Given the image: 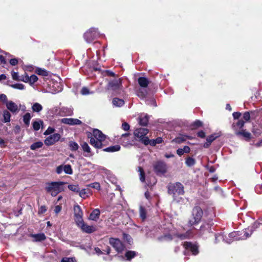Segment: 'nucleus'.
<instances>
[{
    "instance_id": "412c9836",
    "label": "nucleus",
    "mask_w": 262,
    "mask_h": 262,
    "mask_svg": "<svg viewBox=\"0 0 262 262\" xmlns=\"http://www.w3.org/2000/svg\"><path fill=\"white\" fill-rule=\"evenodd\" d=\"M190 151V148L188 146H185L183 148H179L177 150V154L180 156H182L184 153H189Z\"/></svg>"
},
{
    "instance_id": "9d476101",
    "label": "nucleus",
    "mask_w": 262,
    "mask_h": 262,
    "mask_svg": "<svg viewBox=\"0 0 262 262\" xmlns=\"http://www.w3.org/2000/svg\"><path fill=\"white\" fill-rule=\"evenodd\" d=\"M154 168L157 173H164L166 171V165L163 161H157L154 164Z\"/></svg>"
},
{
    "instance_id": "473e14b6",
    "label": "nucleus",
    "mask_w": 262,
    "mask_h": 262,
    "mask_svg": "<svg viewBox=\"0 0 262 262\" xmlns=\"http://www.w3.org/2000/svg\"><path fill=\"white\" fill-rule=\"evenodd\" d=\"M4 121L5 122H8L10 121V113L7 110L3 112Z\"/></svg>"
},
{
    "instance_id": "f704fd0d",
    "label": "nucleus",
    "mask_w": 262,
    "mask_h": 262,
    "mask_svg": "<svg viewBox=\"0 0 262 262\" xmlns=\"http://www.w3.org/2000/svg\"><path fill=\"white\" fill-rule=\"evenodd\" d=\"M136 255V253L135 251H128L125 253V257H126L127 260H130L132 258L134 257Z\"/></svg>"
},
{
    "instance_id": "f257e3e1",
    "label": "nucleus",
    "mask_w": 262,
    "mask_h": 262,
    "mask_svg": "<svg viewBox=\"0 0 262 262\" xmlns=\"http://www.w3.org/2000/svg\"><path fill=\"white\" fill-rule=\"evenodd\" d=\"M93 134L94 137L90 139L91 144L96 148H101L102 147V142L106 139V136L97 129L93 130Z\"/></svg>"
},
{
    "instance_id": "a211bd4d",
    "label": "nucleus",
    "mask_w": 262,
    "mask_h": 262,
    "mask_svg": "<svg viewBox=\"0 0 262 262\" xmlns=\"http://www.w3.org/2000/svg\"><path fill=\"white\" fill-rule=\"evenodd\" d=\"M187 139H190V137L186 135H180L172 140V142L180 144L185 141Z\"/></svg>"
},
{
    "instance_id": "052dcab7",
    "label": "nucleus",
    "mask_w": 262,
    "mask_h": 262,
    "mask_svg": "<svg viewBox=\"0 0 262 262\" xmlns=\"http://www.w3.org/2000/svg\"><path fill=\"white\" fill-rule=\"evenodd\" d=\"M61 210V206L60 205H57L55 207L54 212L56 214H58Z\"/></svg>"
},
{
    "instance_id": "5fc2aeb1",
    "label": "nucleus",
    "mask_w": 262,
    "mask_h": 262,
    "mask_svg": "<svg viewBox=\"0 0 262 262\" xmlns=\"http://www.w3.org/2000/svg\"><path fill=\"white\" fill-rule=\"evenodd\" d=\"M192 125L194 126L193 128H197L202 126V123L200 120H196L193 123Z\"/></svg>"
},
{
    "instance_id": "c9c22d12",
    "label": "nucleus",
    "mask_w": 262,
    "mask_h": 262,
    "mask_svg": "<svg viewBox=\"0 0 262 262\" xmlns=\"http://www.w3.org/2000/svg\"><path fill=\"white\" fill-rule=\"evenodd\" d=\"M185 163L187 165V166H188L189 167H190V166H192L193 165H194V164H195V160L192 158L188 157V158H187L186 159Z\"/></svg>"
},
{
    "instance_id": "f03ea898",
    "label": "nucleus",
    "mask_w": 262,
    "mask_h": 262,
    "mask_svg": "<svg viewBox=\"0 0 262 262\" xmlns=\"http://www.w3.org/2000/svg\"><path fill=\"white\" fill-rule=\"evenodd\" d=\"M64 183L62 182H54L48 183L46 186L47 191L52 196L57 195L59 192L63 190Z\"/></svg>"
},
{
    "instance_id": "de8ad7c7",
    "label": "nucleus",
    "mask_w": 262,
    "mask_h": 262,
    "mask_svg": "<svg viewBox=\"0 0 262 262\" xmlns=\"http://www.w3.org/2000/svg\"><path fill=\"white\" fill-rule=\"evenodd\" d=\"M81 93L83 95H86L89 94H92L93 93V92H90L89 90L87 88L83 87L82 88L81 90Z\"/></svg>"
},
{
    "instance_id": "69168bd1",
    "label": "nucleus",
    "mask_w": 262,
    "mask_h": 262,
    "mask_svg": "<svg viewBox=\"0 0 262 262\" xmlns=\"http://www.w3.org/2000/svg\"><path fill=\"white\" fill-rule=\"evenodd\" d=\"M63 171V168L62 165H60L57 168L56 172L58 174L61 173Z\"/></svg>"
},
{
    "instance_id": "864d4df0",
    "label": "nucleus",
    "mask_w": 262,
    "mask_h": 262,
    "mask_svg": "<svg viewBox=\"0 0 262 262\" xmlns=\"http://www.w3.org/2000/svg\"><path fill=\"white\" fill-rule=\"evenodd\" d=\"M11 86L14 89H19V90H23L24 89V85L22 84H20V83L12 84L11 85Z\"/></svg>"
},
{
    "instance_id": "a18cd8bd",
    "label": "nucleus",
    "mask_w": 262,
    "mask_h": 262,
    "mask_svg": "<svg viewBox=\"0 0 262 262\" xmlns=\"http://www.w3.org/2000/svg\"><path fill=\"white\" fill-rule=\"evenodd\" d=\"M252 132L253 133V134L256 136H258L260 135L261 133V130L258 128L255 127V126H253Z\"/></svg>"
},
{
    "instance_id": "ddd939ff",
    "label": "nucleus",
    "mask_w": 262,
    "mask_h": 262,
    "mask_svg": "<svg viewBox=\"0 0 262 262\" xmlns=\"http://www.w3.org/2000/svg\"><path fill=\"white\" fill-rule=\"evenodd\" d=\"M162 141V139L160 137L157 138L155 140H149L148 138H143V143L147 145L148 144H150L152 146H155L157 144L161 143Z\"/></svg>"
},
{
    "instance_id": "58836bf2",
    "label": "nucleus",
    "mask_w": 262,
    "mask_h": 262,
    "mask_svg": "<svg viewBox=\"0 0 262 262\" xmlns=\"http://www.w3.org/2000/svg\"><path fill=\"white\" fill-rule=\"evenodd\" d=\"M75 221L77 225L80 227L84 223L82 216H75Z\"/></svg>"
},
{
    "instance_id": "f3484780",
    "label": "nucleus",
    "mask_w": 262,
    "mask_h": 262,
    "mask_svg": "<svg viewBox=\"0 0 262 262\" xmlns=\"http://www.w3.org/2000/svg\"><path fill=\"white\" fill-rule=\"evenodd\" d=\"M6 106L7 108L12 113H16L18 111L17 105L12 101H7Z\"/></svg>"
},
{
    "instance_id": "bf43d9fd",
    "label": "nucleus",
    "mask_w": 262,
    "mask_h": 262,
    "mask_svg": "<svg viewBox=\"0 0 262 262\" xmlns=\"http://www.w3.org/2000/svg\"><path fill=\"white\" fill-rule=\"evenodd\" d=\"M43 144L41 142H37L34 143V149L40 148L42 146Z\"/></svg>"
},
{
    "instance_id": "aec40b11",
    "label": "nucleus",
    "mask_w": 262,
    "mask_h": 262,
    "mask_svg": "<svg viewBox=\"0 0 262 262\" xmlns=\"http://www.w3.org/2000/svg\"><path fill=\"white\" fill-rule=\"evenodd\" d=\"M175 235L180 239L183 240L190 237L191 236V232L190 231H188L184 234L177 233Z\"/></svg>"
},
{
    "instance_id": "338daca9",
    "label": "nucleus",
    "mask_w": 262,
    "mask_h": 262,
    "mask_svg": "<svg viewBox=\"0 0 262 262\" xmlns=\"http://www.w3.org/2000/svg\"><path fill=\"white\" fill-rule=\"evenodd\" d=\"M0 100L6 102L7 100V98L6 95L5 94H1L0 95Z\"/></svg>"
},
{
    "instance_id": "7c9ffc66",
    "label": "nucleus",
    "mask_w": 262,
    "mask_h": 262,
    "mask_svg": "<svg viewBox=\"0 0 262 262\" xmlns=\"http://www.w3.org/2000/svg\"><path fill=\"white\" fill-rule=\"evenodd\" d=\"M139 212L140 217L143 220H144L146 218V211L145 209L143 207L140 206Z\"/></svg>"
},
{
    "instance_id": "603ef678",
    "label": "nucleus",
    "mask_w": 262,
    "mask_h": 262,
    "mask_svg": "<svg viewBox=\"0 0 262 262\" xmlns=\"http://www.w3.org/2000/svg\"><path fill=\"white\" fill-rule=\"evenodd\" d=\"M61 262H76V261L74 258L64 257L62 259Z\"/></svg>"
},
{
    "instance_id": "0eeeda50",
    "label": "nucleus",
    "mask_w": 262,
    "mask_h": 262,
    "mask_svg": "<svg viewBox=\"0 0 262 262\" xmlns=\"http://www.w3.org/2000/svg\"><path fill=\"white\" fill-rule=\"evenodd\" d=\"M109 243L118 252H121L124 249V245L118 238H110Z\"/></svg>"
},
{
    "instance_id": "6e6d98bb",
    "label": "nucleus",
    "mask_w": 262,
    "mask_h": 262,
    "mask_svg": "<svg viewBox=\"0 0 262 262\" xmlns=\"http://www.w3.org/2000/svg\"><path fill=\"white\" fill-rule=\"evenodd\" d=\"M243 118L246 121H249L250 119L249 112H246L244 113V114H243Z\"/></svg>"
},
{
    "instance_id": "680f3d73",
    "label": "nucleus",
    "mask_w": 262,
    "mask_h": 262,
    "mask_svg": "<svg viewBox=\"0 0 262 262\" xmlns=\"http://www.w3.org/2000/svg\"><path fill=\"white\" fill-rule=\"evenodd\" d=\"M10 63L12 66H15L18 63V60L16 58H13L10 60Z\"/></svg>"
},
{
    "instance_id": "e433bc0d",
    "label": "nucleus",
    "mask_w": 262,
    "mask_h": 262,
    "mask_svg": "<svg viewBox=\"0 0 262 262\" xmlns=\"http://www.w3.org/2000/svg\"><path fill=\"white\" fill-rule=\"evenodd\" d=\"M63 171L66 173L71 174L72 173V169L71 165L67 164L63 166Z\"/></svg>"
},
{
    "instance_id": "13d9d810",
    "label": "nucleus",
    "mask_w": 262,
    "mask_h": 262,
    "mask_svg": "<svg viewBox=\"0 0 262 262\" xmlns=\"http://www.w3.org/2000/svg\"><path fill=\"white\" fill-rule=\"evenodd\" d=\"M47 211V208L45 206H41L38 210L39 214H43Z\"/></svg>"
},
{
    "instance_id": "4468645a",
    "label": "nucleus",
    "mask_w": 262,
    "mask_h": 262,
    "mask_svg": "<svg viewBox=\"0 0 262 262\" xmlns=\"http://www.w3.org/2000/svg\"><path fill=\"white\" fill-rule=\"evenodd\" d=\"M81 230L88 233H91L96 230V228L94 226H89L84 223L80 227Z\"/></svg>"
},
{
    "instance_id": "f8f14e48",
    "label": "nucleus",
    "mask_w": 262,
    "mask_h": 262,
    "mask_svg": "<svg viewBox=\"0 0 262 262\" xmlns=\"http://www.w3.org/2000/svg\"><path fill=\"white\" fill-rule=\"evenodd\" d=\"M184 247L186 250L192 252L193 255H196L199 252L198 247L191 243L185 242L184 243Z\"/></svg>"
},
{
    "instance_id": "6e6552de",
    "label": "nucleus",
    "mask_w": 262,
    "mask_h": 262,
    "mask_svg": "<svg viewBox=\"0 0 262 262\" xmlns=\"http://www.w3.org/2000/svg\"><path fill=\"white\" fill-rule=\"evenodd\" d=\"M121 88V80L120 78L115 79L108 83V89L113 91L120 90Z\"/></svg>"
},
{
    "instance_id": "37998d69",
    "label": "nucleus",
    "mask_w": 262,
    "mask_h": 262,
    "mask_svg": "<svg viewBox=\"0 0 262 262\" xmlns=\"http://www.w3.org/2000/svg\"><path fill=\"white\" fill-rule=\"evenodd\" d=\"M69 146L71 150H76L78 148V145L75 142L71 141L69 142Z\"/></svg>"
},
{
    "instance_id": "774afa93",
    "label": "nucleus",
    "mask_w": 262,
    "mask_h": 262,
    "mask_svg": "<svg viewBox=\"0 0 262 262\" xmlns=\"http://www.w3.org/2000/svg\"><path fill=\"white\" fill-rule=\"evenodd\" d=\"M198 135L199 137L202 138H204L205 137V133L203 131H200L198 132Z\"/></svg>"
},
{
    "instance_id": "ea45409f",
    "label": "nucleus",
    "mask_w": 262,
    "mask_h": 262,
    "mask_svg": "<svg viewBox=\"0 0 262 262\" xmlns=\"http://www.w3.org/2000/svg\"><path fill=\"white\" fill-rule=\"evenodd\" d=\"M30 119L31 116L29 113H27L24 115L23 120L25 124L27 126L29 125Z\"/></svg>"
},
{
    "instance_id": "b1692460",
    "label": "nucleus",
    "mask_w": 262,
    "mask_h": 262,
    "mask_svg": "<svg viewBox=\"0 0 262 262\" xmlns=\"http://www.w3.org/2000/svg\"><path fill=\"white\" fill-rule=\"evenodd\" d=\"M46 237L43 233L34 234V241L41 242L46 239Z\"/></svg>"
},
{
    "instance_id": "72a5a7b5",
    "label": "nucleus",
    "mask_w": 262,
    "mask_h": 262,
    "mask_svg": "<svg viewBox=\"0 0 262 262\" xmlns=\"http://www.w3.org/2000/svg\"><path fill=\"white\" fill-rule=\"evenodd\" d=\"M261 220V219L259 220L258 221H256V222L254 223V224H253L252 226L251 227V234L252 233V232L253 231H254L257 228H258L260 225H261L262 221Z\"/></svg>"
},
{
    "instance_id": "7ed1b4c3",
    "label": "nucleus",
    "mask_w": 262,
    "mask_h": 262,
    "mask_svg": "<svg viewBox=\"0 0 262 262\" xmlns=\"http://www.w3.org/2000/svg\"><path fill=\"white\" fill-rule=\"evenodd\" d=\"M168 193L172 195L174 200H177V195H183L184 193V187L180 183H176L169 185Z\"/></svg>"
},
{
    "instance_id": "e2e57ef3",
    "label": "nucleus",
    "mask_w": 262,
    "mask_h": 262,
    "mask_svg": "<svg viewBox=\"0 0 262 262\" xmlns=\"http://www.w3.org/2000/svg\"><path fill=\"white\" fill-rule=\"evenodd\" d=\"M122 128L124 130H127L129 129V125L126 123V122H124L122 125Z\"/></svg>"
},
{
    "instance_id": "4c0bfd02",
    "label": "nucleus",
    "mask_w": 262,
    "mask_h": 262,
    "mask_svg": "<svg viewBox=\"0 0 262 262\" xmlns=\"http://www.w3.org/2000/svg\"><path fill=\"white\" fill-rule=\"evenodd\" d=\"M245 124V122L244 121L242 120H239L237 121L236 125L234 126V130L236 132L237 130V128H238L239 129L242 128Z\"/></svg>"
},
{
    "instance_id": "20e7f679",
    "label": "nucleus",
    "mask_w": 262,
    "mask_h": 262,
    "mask_svg": "<svg viewBox=\"0 0 262 262\" xmlns=\"http://www.w3.org/2000/svg\"><path fill=\"white\" fill-rule=\"evenodd\" d=\"M203 213V210L201 207H194L192 210L191 216L189 219V225L192 226L198 224L201 220Z\"/></svg>"
},
{
    "instance_id": "39448f33",
    "label": "nucleus",
    "mask_w": 262,
    "mask_h": 262,
    "mask_svg": "<svg viewBox=\"0 0 262 262\" xmlns=\"http://www.w3.org/2000/svg\"><path fill=\"white\" fill-rule=\"evenodd\" d=\"M12 78L14 80H18V81H23L25 82H29L31 85L32 84V83L31 82V78L33 77V75L31 74V75H29L26 72H25V76L22 75L21 77H19L18 76V73L17 72H15L14 71H12Z\"/></svg>"
},
{
    "instance_id": "393cba45",
    "label": "nucleus",
    "mask_w": 262,
    "mask_h": 262,
    "mask_svg": "<svg viewBox=\"0 0 262 262\" xmlns=\"http://www.w3.org/2000/svg\"><path fill=\"white\" fill-rule=\"evenodd\" d=\"M78 193L80 197L83 199H86L89 196V194L90 193V191L88 189H83L81 190H79Z\"/></svg>"
},
{
    "instance_id": "5701e85b",
    "label": "nucleus",
    "mask_w": 262,
    "mask_h": 262,
    "mask_svg": "<svg viewBox=\"0 0 262 262\" xmlns=\"http://www.w3.org/2000/svg\"><path fill=\"white\" fill-rule=\"evenodd\" d=\"M237 234V233L236 232H232V233H230L229 234V236L230 237L235 238V240H239V239H246L247 238L249 237L250 235V234H249L248 233L245 232V234H244V235L245 237H243V238H238V237H236V235Z\"/></svg>"
},
{
    "instance_id": "4be33fe9",
    "label": "nucleus",
    "mask_w": 262,
    "mask_h": 262,
    "mask_svg": "<svg viewBox=\"0 0 262 262\" xmlns=\"http://www.w3.org/2000/svg\"><path fill=\"white\" fill-rule=\"evenodd\" d=\"M138 83L142 88H146L149 84L148 79L145 77H140L138 79Z\"/></svg>"
},
{
    "instance_id": "6ab92c4d",
    "label": "nucleus",
    "mask_w": 262,
    "mask_h": 262,
    "mask_svg": "<svg viewBox=\"0 0 262 262\" xmlns=\"http://www.w3.org/2000/svg\"><path fill=\"white\" fill-rule=\"evenodd\" d=\"M100 212L98 209L94 210L90 215V219L93 221H97L100 216Z\"/></svg>"
},
{
    "instance_id": "8fccbe9b",
    "label": "nucleus",
    "mask_w": 262,
    "mask_h": 262,
    "mask_svg": "<svg viewBox=\"0 0 262 262\" xmlns=\"http://www.w3.org/2000/svg\"><path fill=\"white\" fill-rule=\"evenodd\" d=\"M89 186L93 188H95L97 190L100 189V185L98 182H95V183H91L89 185Z\"/></svg>"
},
{
    "instance_id": "79ce46f5",
    "label": "nucleus",
    "mask_w": 262,
    "mask_h": 262,
    "mask_svg": "<svg viewBox=\"0 0 262 262\" xmlns=\"http://www.w3.org/2000/svg\"><path fill=\"white\" fill-rule=\"evenodd\" d=\"M81 146L84 151L88 153H90L91 152V148L86 142L82 143L81 144Z\"/></svg>"
},
{
    "instance_id": "2f4dec72",
    "label": "nucleus",
    "mask_w": 262,
    "mask_h": 262,
    "mask_svg": "<svg viewBox=\"0 0 262 262\" xmlns=\"http://www.w3.org/2000/svg\"><path fill=\"white\" fill-rule=\"evenodd\" d=\"M43 126V121L39 120L37 121H34V130H37Z\"/></svg>"
},
{
    "instance_id": "c756f323",
    "label": "nucleus",
    "mask_w": 262,
    "mask_h": 262,
    "mask_svg": "<svg viewBox=\"0 0 262 262\" xmlns=\"http://www.w3.org/2000/svg\"><path fill=\"white\" fill-rule=\"evenodd\" d=\"M148 121V117L147 115L144 116H140L139 118V123L141 125L145 126L146 125Z\"/></svg>"
},
{
    "instance_id": "c03bdc74",
    "label": "nucleus",
    "mask_w": 262,
    "mask_h": 262,
    "mask_svg": "<svg viewBox=\"0 0 262 262\" xmlns=\"http://www.w3.org/2000/svg\"><path fill=\"white\" fill-rule=\"evenodd\" d=\"M68 188L70 190L74 192H78L79 191V188L78 185H69Z\"/></svg>"
},
{
    "instance_id": "2eb2a0df",
    "label": "nucleus",
    "mask_w": 262,
    "mask_h": 262,
    "mask_svg": "<svg viewBox=\"0 0 262 262\" xmlns=\"http://www.w3.org/2000/svg\"><path fill=\"white\" fill-rule=\"evenodd\" d=\"M63 123L69 125L80 124L81 121L77 119L63 118L61 120Z\"/></svg>"
},
{
    "instance_id": "a878e982",
    "label": "nucleus",
    "mask_w": 262,
    "mask_h": 262,
    "mask_svg": "<svg viewBox=\"0 0 262 262\" xmlns=\"http://www.w3.org/2000/svg\"><path fill=\"white\" fill-rule=\"evenodd\" d=\"M120 149V146L119 145H116L104 149V151L106 152H114L119 151Z\"/></svg>"
},
{
    "instance_id": "3c124183",
    "label": "nucleus",
    "mask_w": 262,
    "mask_h": 262,
    "mask_svg": "<svg viewBox=\"0 0 262 262\" xmlns=\"http://www.w3.org/2000/svg\"><path fill=\"white\" fill-rule=\"evenodd\" d=\"M217 137L218 136L217 135H212L207 138V141L210 143H211V142L214 141Z\"/></svg>"
},
{
    "instance_id": "c85d7f7f",
    "label": "nucleus",
    "mask_w": 262,
    "mask_h": 262,
    "mask_svg": "<svg viewBox=\"0 0 262 262\" xmlns=\"http://www.w3.org/2000/svg\"><path fill=\"white\" fill-rule=\"evenodd\" d=\"M35 73L39 75L42 76H46L48 75V73L46 70H45L43 69L39 68H36L35 69Z\"/></svg>"
},
{
    "instance_id": "bb28decb",
    "label": "nucleus",
    "mask_w": 262,
    "mask_h": 262,
    "mask_svg": "<svg viewBox=\"0 0 262 262\" xmlns=\"http://www.w3.org/2000/svg\"><path fill=\"white\" fill-rule=\"evenodd\" d=\"M113 103L115 106L120 107L122 106L124 102L122 99L115 98L113 100Z\"/></svg>"
},
{
    "instance_id": "423d86ee",
    "label": "nucleus",
    "mask_w": 262,
    "mask_h": 262,
    "mask_svg": "<svg viewBox=\"0 0 262 262\" xmlns=\"http://www.w3.org/2000/svg\"><path fill=\"white\" fill-rule=\"evenodd\" d=\"M99 35L97 30L95 28H91L84 35V37L88 42H90L96 38Z\"/></svg>"
},
{
    "instance_id": "cd10ccee",
    "label": "nucleus",
    "mask_w": 262,
    "mask_h": 262,
    "mask_svg": "<svg viewBox=\"0 0 262 262\" xmlns=\"http://www.w3.org/2000/svg\"><path fill=\"white\" fill-rule=\"evenodd\" d=\"M74 216H82V211L78 205H76L74 207Z\"/></svg>"
},
{
    "instance_id": "4d7b16f0",
    "label": "nucleus",
    "mask_w": 262,
    "mask_h": 262,
    "mask_svg": "<svg viewBox=\"0 0 262 262\" xmlns=\"http://www.w3.org/2000/svg\"><path fill=\"white\" fill-rule=\"evenodd\" d=\"M54 131V129L52 127H49L48 129L46 130L44 134L46 135H50L52 133H53Z\"/></svg>"
},
{
    "instance_id": "9b49d317",
    "label": "nucleus",
    "mask_w": 262,
    "mask_h": 262,
    "mask_svg": "<svg viewBox=\"0 0 262 262\" xmlns=\"http://www.w3.org/2000/svg\"><path fill=\"white\" fill-rule=\"evenodd\" d=\"M60 138L59 134H54L48 137L45 141V143L47 145H51L57 142Z\"/></svg>"
},
{
    "instance_id": "0e129e2a",
    "label": "nucleus",
    "mask_w": 262,
    "mask_h": 262,
    "mask_svg": "<svg viewBox=\"0 0 262 262\" xmlns=\"http://www.w3.org/2000/svg\"><path fill=\"white\" fill-rule=\"evenodd\" d=\"M241 115V114L239 112H234L233 113V117L234 119H238Z\"/></svg>"
},
{
    "instance_id": "a19ab883",
    "label": "nucleus",
    "mask_w": 262,
    "mask_h": 262,
    "mask_svg": "<svg viewBox=\"0 0 262 262\" xmlns=\"http://www.w3.org/2000/svg\"><path fill=\"white\" fill-rule=\"evenodd\" d=\"M42 110V105L38 103H34V112H39Z\"/></svg>"
},
{
    "instance_id": "09e8293b",
    "label": "nucleus",
    "mask_w": 262,
    "mask_h": 262,
    "mask_svg": "<svg viewBox=\"0 0 262 262\" xmlns=\"http://www.w3.org/2000/svg\"><path fill=\"white\" fill-rule=\"evenodd\" d=\"M139 171L140 172V179L141 182H144L145 181L144 177V172L142 168L141 167H139Z\"/></svg>"
},
{
    "instance_id": "49530a36",
    "label": "nucleus",
    "mask_w": 262,
    "mask_h": 262,
    "mask_svg": "<svg viewBox=\"0 0 262 262\" xmlns=\"http://www.w3.org/2000/svg\"><path fill=\"white\" fill-rule=\"evenodd\" d=\"M146 94H147L146 91L142 90H139L137 93L138 96L141 98H145Z\"/></svg>"
},
{
    "instance_id": "dca6fc26",
    "label": "nucleus",
    "mask_w": 262,
    "mask_h": 262,
    "mask_svg": "<svg viewBox=\"0 0 262 262\" xmlns=\"http://www.w3.org/2000/svg\"><path fill=\"white\" fill-rule=\"evenodd\" d=\"M235 134L237 136H242L247 141H249L251 136V135L249 132H248L244 129H242L241 130H236Z\"/></svg>"
},
{
    "instance_id": "1a4fd4ad",
    "label": "nucleus",
    "mask_w": 262,
    "mask_h": 262,
    "mask_svg": "<svg viewBox=\"0 0 262 262\" xmlns=\"http://www.w3.org/2000/svg\"><path fill=\"white\" fill-rule=\"evenodd\" d=\"M148 130L147 129L145 128H139L138 129H136L134 132V135L135 136L139 138L140 140L143 142V138H146L147 137H145V136L148 133Z\"/></svg>"
}]
</instances>
